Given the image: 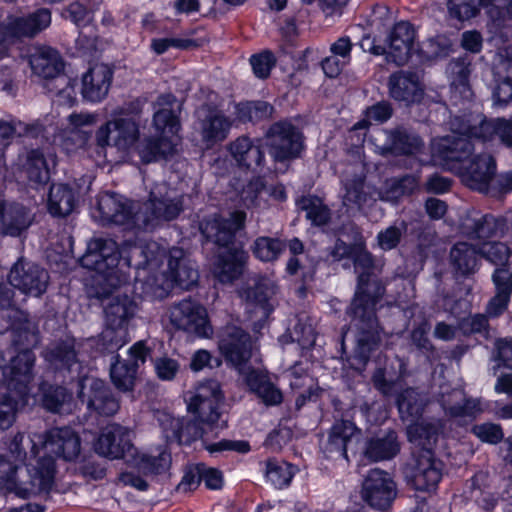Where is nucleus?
<instances>
[{
	"instance_id": "8fccbe9b",
	"label": "nucleus",
	"mask_w": 512,
	"mask_h": 512,
	"mask_svg": "<svg viewBox=\"0 0 512 512\" xmlns=\"http://www.w3.org/2000/svg\"><path fill=\"white\" fill-rule=\"evenodd\" d=\"M444 309L448 310L451 316L454 318V322L447 323L445 321H440L436 324L434 328V337L436 339L442 340V341H450L458 337V335L461 333V329H459V314L456 311V308L458 306L467 307V303L464 301H460L455 303L453 306L450 307V300L444 299L443 303Z\"/></svg>"
},
{
	"instance_id": "dca6fc26",
	"label": "nucleus",
	"mask_w": 512,
	"mask_h": 512,
	"mask_svg": "<svg viewBox=\"0 0 512 512\" xmlns=\"http://www.w3.org/2000/svg\"><path fill=\"white\" fill-rule=\"evenodd\" d=\"M167 317L175 329L198 338L210 339L214 334L207 309L191 298L173 303L167 310Z\"/></svg>"
},
{
	"instance_id": "cd10ccee",
	"label": "nucleus",
	"mask_w": 512,
	"mask_h": 512,
	"mask_svg": "<svg viewBox=\"0 0 512 512\" xmlns=\"http://www.w3.org/2000/svg\"><path fill=\"white\" fill-rule=\"evenodd\" d=\"M276 285L273 279L259 276L253 279V285L239 290V296L246 303L249 312H259L260 319H266L273 312L271 297L275 294Z\"/></svg>"
},
{
	"instance_id": "4d7b16f0",
	"label": "nucleus",
	"mask_w": 512,
	"mask_h": 512,
	"mask_svg": "<svg viewBox=\"0 0 512 512\" xmlns=\"http://www.w3.org/2000/svg\"><path fill=\"white\" fill-rule=\"evenodd\" d=\"M479 247L480 257L494 264H504L509 258V248L501 242L484 241Z\"/></svg>"
},
{
	"instance_id": "f8f14e48",
	"label": "nucleus",
	"mask_w": 512,
	"mask_h": 512,
	"mask_svg": "<svg viewBox=\"0 0 512 512\" xmlns=\"http://www.w3.org/2000/svg\"><path fill=\"white\" fill-rule=\"evenodd\" d=\"M352 170L355 173L351 177L346 172L341 180L344 189L343 204L348 209L356 208L366 212V209L377 200L396 204L403 196L412 193L417 187L416 178L405 175L385 180L381 188L373 193L366 192L363 168L356 166Z\"/></svg>"
},
{
	"instance_id": "5fc2aeb1",
	"label": "nucleus",
	"mask_w": 512,
	"mask_h": 512,
	"mask_svg": "<svg viewBox=\"0 0 512 512\" xmlns=\"http://www.w3.org/2000/svg\"><path fill=\"white\" fill-rule=\"evenodd\" d=\"M407 223L404 220H397L392 225L382 230L377 235V242L382 250L394 249L407 231Z\"/></svg>"
},
{
	"instance_id": "680f3d73",
	"label": "nucleus",
	"mask_w": 512,
	"mask_h": 512,
	"mask_svg": "<svg viewBox=\"0 0 512 512\" xmlns=\"http://www.w3.org/2000/svg\"><path fill=\"white\" fill-rule=\"evenodd\" d=\"M472 431L481 441L490 444H496L500 442L504 437L500 425L493 423L475 425Z\"/></svg>"
},
{
	"instance_id": "f03ea898",
	"label": "nucleus",
	"mask_w": 512,
	"mask_h": 512,
	"mask_svg": "<svg viewBox=\"0 0 512 512\" xmlns=\"http://www.w3.org/2000/svg\"><path fill=\"white\" fill-rule=\"evenodd\" d=\"M449 69L452 74V99L455 105L461 100L465 110L451 118L450 135L433 139L432 158L443 169L458 175L470 189L486 193L495 174L496 164L488 153L472 156L475 150L473 140L488 144L498 139L507 147H512V119H487L482 113L471 111L472 91L468 66L464 62L455 61Z\"/></svg>"
},
{
	"instance_id": "79ce46f5",
	"label": "nucleus",
	"mask_w": 512,
	"mask_h": 512,
	"mask_svg": "<svg viewBox=\"0 0 512 512\" xmlns=\"http://www.w3.org/2000/svg\"><path fill=\"white\" fill-rule=\"evenodd\" d=\"M38 390L42 392L43 407L52 413L67 414L72 412L75 407L72 393L62 386L46 388L43 383Z\"/></svg>"
},
{
	"instance_id": "423d86ee",
	"label": "nucleus",
	"mask_w": 512,
	"mask_h": 512,
	"mask_svg": "<svg viewBox=\"0 0 512 512\" xmlns=\"http://www.w3.org/2000/svg\"><path fill=\"white\" fill-rule=\"evenodd\" d=\"M12 295L13 291L0 282V309L10 310L9 328L17 351L8 365H4L0 354V432L14 424L20 409L36 401L32 384L35 355L31 347L39 342V335L26 313L13 308Z\"/></svg>"
},
{
	"instance_id": "4c0bfd02",
	"label": "nucleus",
	"mask_w": 512,
	"mask_h": 512,
	"mask_svg": "<svg viewBox=\"0 0 512 512\" xmlns=\"http://www.w3.org/2000/svg\"><path fill=\"white\" fill-rule=\"evenodd\" d=\"M399 451L396 432L387 430L379 432L366 443L365 455L373 461H383L394 458Z\"/></svg>"
},
{
	"instance_id": "9b49d317",
	"label": "nucleus",
	"mask_w": 512,
	"mask_h": 512,
	"mask_svg": "<svg viewBox=\"0 0 512 512\" xmlns=\"http://www.w3.org/2000/svg\"><path fill=\"white\" fill-rule=\"evenodd\" d=\"M218 347L227 362L243 376L250 391L267 406L281 403L282 393L262 369H251L247 362L253 357L255 346L251 336L240 327L227 325L219 335Z\"/></svg>"
},
{
	"instance_id": "39448f33",
	"label": "nucleus",
	"mask_w": 512,
	"mask_h": 512,
	"mask_svg": "<svg viewBox=\"0 0 512 512\" xmlns=\"http://www.w3.org/2000/svg\"><path fill=\"white\" fill-rule=\"evenodd\" d=\"M181 102L172 94L160 95L154 106L153 128L156 137H148L139 142L138 121L130 116V107L113 110L111 119L103 123L95 132V142L99 159L98 166L106 163L108 147L116 149L122 158L136 152L145 163L166 158L176 152L180 143L181 124L179 115Z\"/></svg>"
},
{
	"instance_id": "f3484780",
	"label": "nucleus",
	"mask_w": 512,
	"mask_h": 512,
	"mask_svg": "<svg viewBox=\"0 0 512 512\" xmlns=\"http://www.w3.org/2000/svg\"><path fill=\"white\" fill-rule=\"evenodd\" d=\"M266 144L276 162H284L300 156L303 149V136L290 122L273 124L266 134Z\"/></svg>"
},
{
	"instance_id": "c85d7f7f",
	"label": "nucleus",
	"mask_w": 512,
	"mask_h": 512,
	"mask_svg": "<svg viewBox=\"0 0 512 512\" xmlns=\"http://www.w3.org/2000/svg\"><path fill=\"white\" fill-rule=\"evenodd\" d=\"M156 419L168 442L188 445L204 435V428L199 427L196 422H192V420L185 419L184 417L176 418L169 412L157 411Z\"/></svg>"
},
{
	"instance_id": "a878e982",
	"label": "nucleus",
	"mask_w": 512,
	"mask_h": 512,
	"mask_svg": "<svg viewBox=\"0 0 512 512\" xmlns=\"http://www.w3.org/2000/svg\"><path fill=\"white\" fill-rule=\"evenodd\" d=\"M149 355V349L143 341H138L129 349V358L120 360L119 355L113 357L110 367V377L115 387L122 391L133 388L136 373L140 365L144 364Z\"/></svg>"
},
{
	"instance_id": "69168bd1",
	"label": "nucleus",
	"mask_w": 512,
	"mask_h": 512,
	"mask_svg": "<svg viewBox=\"0 0 512 512\" xmlns=\"http://www.w3.org/2000/svg\"><path fill=\"white\" fill-rule=\"evenodd\" d=\"M205 448L211 454L222 451L246 453L250 450V445L244 440H221L216 443L205 444Z\"/></svg>"
},
{
	"instance_id": "13d9d810",
	"label": "nucleus",
	"mask_w": 512,
	"mask_h": 512,
	"mask_svg": "<svg viewBox=\"0 0 512 512\" xmlns=\"http://www.w3.org/2000/svg\"><path fill=\"white\" fill-rule=\"evenodd\" d=\"M233 108L240 121H250L254 117H261L271 112L272 107L266 102H246L234 104Z\"/></svg>"
},
{
	"instance_id": "6e6d98bb",
	"label": "nucleus",
	"mask_w": 512,
	"mask_h": 512,
	"mask_svg": "<svg viewBox=\"0 0 512 512\" xmlns=\"http://www.w3.org/2000/svg\"><path fill=\"white\" fill-rule=\"evenodd\" d=\"M392 116V107L388 102H378L369 107L365 112V118L353 126V130L366 129L368 123H383Z\"/></svg>"
},
{
	"instance_id": "4468645a",
	"label": "nucleus",
	"mask_w": 512,
	"mask_h": 512,
	"mask_svg": "<svg viewBox=\"0 0 512 512\" xmlns=\"http://www.w3.org/2000/svg\"><path fill=\"white\" fill-rule=\"evenodd\" d=\"M187 411L192 414L198 426L200 424L210 426L212 429L222 428L219 424L223 393L220 384L216 380L200 382L183 394Z\"/></svg>"
},
{
	"instance_id": "864d4df0",
	"label": "nucleus",
	"mask_w": 512,
	"mask_h": 512,
	"mask_svg": "<svg viewBox=\"0 0 512 512\" xmlns=\"http://www.w3.org/2000/svg\"><path fill=\"white\" fill-rule=\"evenodd\" d=\"M290 342H296L301 349L312 347L316 340L314 328L311 324L299 320L289 335H283L279 338V342L285 345Z\"/></svg>"
},
{
	"instance_id": "ea45409f",
	"label": "nucleus",
	"mask_w": 512,
	"mask_h": 512,
	"mask_svg": "<svg viewBox=\"0 0 512 512\" xmlns=\"http://www.w3.org/2000/svg\"><path fill=\"white\" fill-rule=\"evenodd\" d=\"M496 295L489 301L486 312L491 317L502 314L509 303L512 292V274L504 268H497L492 275Z\"/></svg>"
},
{
	"instance_id": "0eeeda50",
	"label": "nucleus",
	"mask_w": 512,
	"mask_h": 512,
	"mask_svg": "<svg viewBox=\"0 0 512 512\" xmlns=\"http://www.w3.org/2000/svg\"><path fill=\"white\" fill-rule=\"evenodd\" d=\"M331 255L335 260L350 258L358 274L357 290L348 313L359 330L355 356L365 365L382 340V330L375 316L376 306L384 294V287L375 278L380 266L366 250L363 237L358 232L351 246L337 240Z\"/></svg>"
},
{
	"instance_id": "bf43d9fd",
	"label": "nucleus",
	"mask_w": 512,
	"mask_h": 512,
	"mask_svg": "<svg viewBox=\"0 0 512 512\" xmlns=\"http://www.w3.org/2000/svg\"><path fill=\"white\" fill-rule=\"evenodd\" d=\"M180 364L176 359L163 356L154 360V370L162 381H172L179 372Z\"/></svg>"
},
{
	"instance_id": "0e129e2a",
	"label": "nucleus",
	"mask_w": 512,
	"mask_h": 512,
	"mask_svg": "<svg viewBox=\"0 0 512 512\" xmlns=\"http://www.w3.org/2000/svg\"><path fill=\"white\" fill-rule=\"evenodd\" d=\"M487 327V318L485 315L476 314L473 316L459 315V329L461 334L468 335L472 333H480Z\"/></svg>"
},
{
	"instance_id": "e433bc0d",
	"label": "nucleus",
	"mask_w": 512,
	"mask_h": 512,
	"mask_svg": "<svg viewBox=\"0 0 512 512\" xmlns=\"http://www.w3.org/2000/svg\"><path fill=\"white\" fill-rule=\"evenodd\" d=\"M229 151L236 163L247 169L261 166L264 160L261 141L246 136L238 137L230 143Z\"/></svg>"
},
{
	"instance_id": "37998d69",
	"label": "nucleus",
	"mask_w": 512,
	"mask_h": 512,
	"mask_svg": "<svg viewBox=\"0 0 512 512\" xmlns=\"http://www.w3.org/2000/svg\"><path fill=\"white\" fill-rule=\"evenodd\" d=\"M492 76L490 88L493 104L498 107H505L512 100V81L509 71L494 59Z\"/></svg>"
},
{
	"instance_id": "f257e3e1",
	"label": "nucleus",
	"mask_w": 512,
	"mask_h": 512,
	"mask_svg": "<svg viewBox=\"0 0 512 512\" xmlns=\"http://www.w3.org/2000/svg\"><path fill=\"white\" fill-rule=\"evenodd\" d=\"M79 262L110 290L129 283L133 268L134 293L141 298L162 299L174 287L191 289L199 279L195 263L182 248L153 240L125 241L119 248L112 239L95 238Z\"/></svg>"
},
{
	"instance_id": "f704fd0d",
	"label": "nucleus",
	"mask_w": 512,
	"mask_h": 512,
	"mask_svg": "<svg viewBox=\"0 0 512 512\" xmlns=\"http://www.w3.org/2000/svg\"><path fill=\"white\" fill-rule=\"evenodd\" d=\"M129 465L137 468L144 474H159L166 471L171 464V455L166 446L159 445L145 452L134 448Z\"/></svg>"
},
{
	"instance_id": "a19ab883",
	"label": "nucleus",
	"mask_w": 512,
	"mask_h": 512,
	"mask_svg": "<svg viewBox=\"0 0 512 512\" xmlns=\"http://www.w3.org/2000/svg\"><path fill=\"white\" fill-rule=\"evenodd\" d=\"M463 226L466 233L472 239L478 240L476 245L480 246L482 242L487 241L488 238L498 233L502 222L493 215H481L477 212H473L468 215Z\"/></svg>"
},
{
	"instance_id": "1a4fd4ad",
	"label": "nucleus",
	"mask_w": 512,
	"mask_h": 512,
	"mask_svg": "<svg viewBox=\"0 0 512 512\" xmlns=\"http://www.w3.org/2000/svg\"><path fill=\"white\" fill-rule=\"evenodd\" d=\"M136 311V304L127 295L113 297L105 307V328L98 339L88 338L77 343L73 337L66 336L46 348L43 352L45 361L56 370L70 371L73 366L80 368L78 355L83 348L96 346L100 353L117 351L130 340L129 325Z\"/></svg>"
},
{
	"instance_id": "7c9ffc66",
	"label": "nucleus",
	"mask_w": 512,
	"mask_h": 512,
	"mask_svg": "<svg viewBox=\"0 0 512 512\" xmlns=\"http://www.w3.org/2000/svg\"><path fill=\"white\" fill-rule=\"evenodd\" d=\"M19 168L27 178L30 186L38 189L48 183L50 169L56 165L54 153H44L38 149L29 151L25 158L19 157Z\"/></svg>"
},
{
	"instance_id": "a18cd8bd",
	"label": "nucleus",
	"mask_w": 512,
	"mask_h": 512,
	"mask_svg": "<svg viewBox=\"0 0 512 512\" xmlns=\"http://www.w3.org/2000/svg\"><path fill=\"white\" fill-rule=\"evenodd\" d=\"M479 257V247L467 242L456 243L450 252L452 265L457 273L461 275L473 273L477 267Z\"/></svg>"
},
{
	"instance_id": "58836bf2",
	"label": "nucleus",
	"mask_w": 512,
	"mask_h": 512,
	"mask_svg": "<svg viewBox=\"0 0 512 512\" xmlns=\"http://www.w3.org/2000/svg\"><path fill=\"white\" fill-rule=\"evenodd\" d=\"M77 204L75 192L66 184H52L47 198V209L53 217H66Z\"/></svg>"
},
{
	"instance_id": "5701e85b",
	"label": "nucleus",
	"mask_w": 512,
	"mask_h": 512,
	"mask_svg": "<svg viewBox=\"0 0 512 512\" xmlns=\"http://www.w3.org/2000/svg\"><path fill=\"white\" fill-rule=\"evenodd\" d=\"M199 130L207 147L224 141L230 133L234 119L225 113L223 104L203 105L198 110Z\"/></svg>"
},
{
	"instance_id": "9d476101",
	"label": "nucleus",
	"mask_w": 512,
	"mask_h": 512,
	"mask_svg": "<svg viewBox=\"0 0 512 512\" xmlns=\"http://www.w3.org/2000/svg\"><path fill=\"white\" fill-rule=\"evenodd\" d=\"M245 219V212L234 211L228 218L213 214L200 222L202 235L219 247L212 271L221 283L232 282L238 278L248 259L242 246L234 244L235 234L243 229Z\"/></svg>"
},
{
	"instance_id": "b1692460",
	"label": "nucleus",
	"mask_w": 512,
	"mask_h": 512,
	"mask_svg": "<svg viewBox=\"0 0 512 512\" xmlns=\"http://www.w3.org/2000/svg\"><path fill=\"white\" fill-rule=\"evenodd\" d=\"M8 280L11 286L22 293L39 297L47 290L49 275L39 265L20 258L10 269Z\"/></svg>"
},
{
	"instance_id": "bb28decb",
	"label": "nucleus",
	"mask_w": 512,
	"mask_h": 512,
	"mask_svg": "<svg viewBox=\"0 0 512 512\" xmlns=\"http://www.w3.org/2000/svg\"><path fill=\"white\" fill-rule=\"evenodd\" d=\"M28 63L32 73L44 81V87L63 73L64 62L60 53L46 45H36L30 49Z\"/></svg>"
},
{
	"instance_id": "6e6552de",
	"label": "nucleus",
	"mask_w": 512,
	"mask_h": 512,
	"mask_svg": "<svg viewBox=\"0 0 512 512\" xmlns=\"http://www.w3.org/2000/svg\"><path fill=\"white\" fill-rule=\"evenodd\" d=\"M183 211V196L166 183H155L142 205L113 192H102L92 208V217L102 225L115 224L124 230L153 231L176 219Z\"/></svg>"
},
{
	"instance_id": "412c9836",
	"label": "nucleus",
	"mask_w": 512,
	"mask_h": 512,
	"mask_svg": "<svg viewBox=\"0 0 512 512\" xmlns=\"http://www.w3.org/2000/svg\"><path fill=\"white\" fill-rule=\"evenodd\" d=\"M51 24V13L40 8L27 16L9 15L0 24V43H9L21 37H33Z\"/></svg>"
},
{
	"instance_id": "de8ad7c7",
	"label": "nucleus",
	"mask_w": 512,
	"mask_h": 512,
	"mask_svg": "<svg viewBox=\"0 0 512 512\" xmlns=\"http://www.w3.org/2000/svg\"><path fill=\"white\" fill-rule=\"evenodd\" d=\"M297 207L306 212V217L316 226L325 225L330 218V211L317 196H303L296 202Z\"/></svg>"
},
{
	"instance_id": "ddd939ff",
	"label": "nucleus",
	"mask_w": 512,
	"mask_h": 512,
	"mask_svg": "<svg viewBox=\"0 0 512 512\" xmlns=\"http://www.w3.org/2000/svg\"><path fill=\"white\" fill-rule=\"evenodd\" d=\"M96 121L97 114L95 113L74 112L67 116L65 127L60 128L59 121L55 122V116L51 114L41 120V123L49 131V133L42 131V138L70 153L74 148L83 145L87 141L89 133L85 131V128L93 126ZM63 126L64 123H61V127Z\"/></svg>"
},
{
	"instance_id": "7ed1b4c3",
	"label": "nucleus",
	"mask_w": 512,
	"mask_h": 512,
	"mask_svg": "<svg viewBox=\"0 0 512 512\" xmlns=\"http://www.w3.org/2000/svg\"><path fill=\"white\" fill-rule=\"evenodd\" d=\"M407 374L406 363L399 357L388 359L386 356L376 360L372 375L374 387L384 396L396 395V403L403 421H410L407 437L410 443L419 448L413 452L412 461L406 466L404 475L409 486L417 491H434L441 478L443 464L434 457L432 448L440 432L438 422L418 421L424 407L423 397L414 389L408 388L398 393L403 387Z\"/></svg>"
},
{
	"instance_id": "c9c22d12",
	"label": "nucleus",
	"mask_w": 512,
	"mask_h": 512,
	"mask_svg": "<svg viewBox=\"0 0 512 512\" xmlns=\"http://www.w3.org/2000/svg\"><path fill=\"white\" fill-rule=\"evenodd\" d=\"M505 5V0H449L448 10L451 17L460 21L475 17L481 7L487 9L491 19L500 17V8Z\"/></svg>"
},
{
	"instance_id": "aec40b11",
	"label": "nucleus",
	"mask_w": 512,
	"mask_h": 512,
	"mask_svg": "<svg viewBox=\"0 0 512 512\" xmlns=\"http://www.w3.org/2000/svg\"><path fill=\"white\" fill-rule=\"evenodd\" d=\"M371 149L382 156L387 154H413L422 145L421 139L403 127L393 130L377 129L366 140Z\"/></svg>"
},
{
	"instance_id": "72a5a7b5",
	"label": "nucleus",
	"mask_w": 512,
	"mask_h": 512,
	"mask_svg": "<svg viewBox=\"0 0 512 512\" xmlns=\"http://www.w3.org/2000/svg\"><path fill=\"white\" fill-rule=\"evenodd\" d=\"M360 436L361 430L353 422L349 420L336 421L329 434L327 450L348 459L347 451L357 445Z\"/></svg>"
},
{
	"instance_id": "338daca9",
	"label": "nucleus",
	"mask_w": 512,
	"mask_h": 512,
	"mask_svg": "<svg viewBox=\"0 0 512 512\" xmlns=\"http://www.w3.org/2000/svg\"><path fill=\"white\" fill-rule=\"evenodd\" d=\"M430 325L426 320H423L411 333L412 343L422 352H429L433 346L428 338Z\"/></svg>"
},
{
	"instance_id": "052dcab7",
	"label": "nucleus",
	"mask_w": 512,
	"mask_h": 512,
	"mask_svg": "<svg viewBox=\"0 0 512 512\" xmlns=\"http://www.w3.org/2000/svg\"><path fill=\"white\" fill-rule=\"evenodd\" d=\"M275 57L270 51H264L250 58V63L256 77L267 78L275 65Z\"/></svg>"
},
{
	"instance_id": "6ab92c4d",
	"label": "nucleus",
	"mask_w": 512,
	"mask_h": 512,
	"mask_svg": "<svg viewBox=\"0 0 512 512\" xmlns=\"http://www.w3.org/2000/svg\"><path fill=\"white\" fill-rule=\"evenodd\" d=\"M133 431L111 423L105 426L94 443L95 452L110 460L124 459L128 464L134 453Z\"/></svg>"
},
{
	"instance_id": "774afa93",
	"label": "nucleus",
	"mask_w": 512,
	"mask_h": 512,
	"mask_svg": "<svg viewBox=\"0 0 512 512\" xmlns=\"http://www.w3.org/2000/svg\"><path fill=\"white\" fill-rule=\"evenodd\" d=\"M495 360L507 368H512V339H498L495 342Z\"/></svg>"
},
{
	"instance_id": "603ef678",
	"label": "nucleus",
	"mask_w": 512,
	"mask_h": 512,
	"mask_svg": "<svg viewBox=\"0 0 512 512\" xmlns=\"http://www.w3.org/2000/svg\"><path fill=\"white\" fill-rule=\"evenodd\" d=\"M451 46L450 40L443 35L431 38L425 42L424 46L419 50L417 62L423 63L445 57L451 52Z\"/></svg>"
},
{
	"instance_id": "2f4dec72",
	"label": "nucleus",
	"mask_w": 512,
	"mask_h": 512,
	"mask_svg": "<svg viewBox=\"0 0 512 512\" xmlns=\"http://www.w3.org/2000/svg\"><path fill=\"white\" fill-rule=\"evenodd\" d=\"M390 96L407 105L418 103L424 95V86L417 72L398 71L390 75L388 81Z\"/></svg>"
},
{
	"instance_id": "c03bdc74",
	"label": "nucleus",
	"mask_w": 512,
	"mask_h": 512,
	"mask_svg": "<svg viewBox=\"0 0 512 512\" xmlns=\"http://www.w3.org/2000/svg\"><path fill=\"white\" fill-rule=\"evenodd\" d=\"M42 131L49 133L47 127L41 123V120L27 125L15 119H1L0 120V141L10 142L15 137L28 136L33 138L42 137Z\"/></svg>"
},
{
	"instance_id": "473e14b6",
	"label": "nucleus",
	"mask_w": 512,
	"mask_h": 512,
	"mask_svg": "<svg viewBox=\"0 0 512 512\" xmlns=\"http://www.w3.org/2000/svg\"><path fill=\"white\" fill-rule=\"evenodd\" d=\"M113 72L105 64H96L82 77L81 93L85 100L98 103L108 94Z\"/></svg>"
},
{
	"instance_id": "a211bd4d",
	"label": "nucleus",
	"mask_w": 512,
	"mask_h": 512,
	"mask_svg": "<svg viewBox=\"0 0 512 512\" xmlns=\"http://www.w3.org/2000/svg\"><path fill=\"white\" fill-rule=\"evenodd\" d=\"M438 401L445 414L455 422L463 425L472 422L484 411L480 398L466 397L463 388L450 389L447 384H440Z\"/></svg>"
},
{
	"instance_id": "49530a36",
	"label": "nucleus",
	"mask_w": 512,
	"mask_h": 512,
	"mask_svg": "<svg viewBox=\"0 0 512 512\" xmlns=\"http://www.w3.org/2000/svg\"><path fill=\"white\" fill-rule=\"evenodd\" d=\"M76 80L62 73L53 82L45 86L51 95L53 102L60 106L71 107L76 102Z\"/></svg>"
},
{
	"instance_id": "3c124183",
	"label": "nucleus",
	"mask_w": 512,
	"mask_h": 512,
	"mask_svg": "<svg viewBox=\"0 0 512 512\" xmlns=\"http://www.w3.org/2000/svg\"><path fill=\"white\" fill-rule=\"evenodd\" d=\"M296 473V468L285 462L272 460L267 463L266 478L277 489L287 487Z\"/></svg>"
},
{
	"instance_id": "4be33fe9",
	"label": "nucleus",
	"mask_w": 512,
	"mask_h": 512,
	"mask_svg": "<svg viewBox=\"0 0 512 512\" xmlns=\"http://www.w3.org/2000/svg\"><path fill=\"white\" fill-rule=\"evenodd\" d=\"M397 496V486L392 476L375 468L368 472L362 483L361 497L370 507L384 510Z\"/></svg>"
},
{
	"instance_id": "09e8293b",
	"label": "nucleus",
	"mask_w": 512,
	"mask_h": 512,
	"mask_svg": "<svg viewBox=\"0 0 512 512\" xmlns=\"http://www.w3.org/2000/svg\"><path fill=\"white\" fill-rule=\"evenodd\" d=\"M286 244L278 239L267 236L258 237L252 246V253L262 262H273L279 258Z\"/></svg>"
},
{
	"instance_id": "2eb2a0df",
	"label": "nucleus",
	"mask_w": 512,
	"mask_h": 512,
	"mask_svg": "<svg viewBox=\"0 0 512 512\" xmlns=\"http://www.w3.org/2000/svg\"><path fill=\"white\" fill-rule=\"evenodd\" d=\"M414 39L413 26L409 22L401 21L394 25L386 44H376L374 39L365 37L361 41V47L374 55H385L387 62L402 66L413 57L417 59L419 50L415 49Z\"/></svg>"
},
{
	"instance_id": "c756f323",
	"label": "nucleus",
	"mask_w": 512,
	"mask_h": 512,
	"mask_svg": "<svg viewBox=\"0 0 512 512\" xmlns=\"http://www.w3.org/2000/svg\"><path fill=\"white\" fill-rule=\"evenodd\" d=\"M34 221L32 211L22 203L0 201V234L3 236L20 237Z\"/></svg>"
},
{
	"instance_id": "393cba45",
	"label": "nucleus",
	"mask_w": 512,
	"mask_h": 512,
	"mask_svg": "<svg viewBox=\"0 0 512 512\" xmlns=\"http://www.w3.org/2000/svg\"><path fill=\"white\" fill-rule=\"evenodd\" d=\"M78 386V396L83 402L86 401L88 410L105 416L118 411V400L103 380L85 376L79 381Z\"/></svg>"
},
{
	"instance_id": "e2e57ef3",
	"label": "nucleus",
	"mask_w": 512,
	"mask_h": 512,
	"mask_svg": "<svg viewBox=\"0 0 512 512\" xmlns=\"http://www.w3.org/2000/svg\"><path fill=\"white\" fill-rule=\"evenodd\" d=\"M360 411L372 425H379L388 418L387 407L382 402L365 403L360 407Z\"/></svg>"
},
{
	"instance_id": "20e7f679",
	"label": "nucleus",
	"mask_w": 512,
	"mask_h": 512,
	"mask_svg": "<svg viewBox=\"0 0 512 512\" xmlns=\"http://www.w3.org/2000/svg\"><path fill=\"white\" fill-rule=\"evenodd\" d=\"M23 440L24 434L18 432L0 455V490L20 498L52 489L56 474L52 455L74 461L81 451L80 438L69 427L31 433L29 456L23 450Z\"/></svg>"
}]
</instances>
